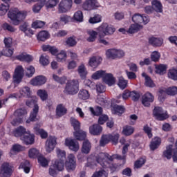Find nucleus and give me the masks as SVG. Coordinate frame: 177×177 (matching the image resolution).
I'll list each match as a JSON object with an SVG mask.
<instances>
[{"mask_svg": "<svg viewBox=\"0 0 177 177\" xmlns=\"http://www.w3.org/2000/svg\"><path fill=\"white\" fill-rule=\"evenodd\" d=\"M114 161V160H122L123 164L127 162V156L126 155H119L113 154L110 156L108 153H100L95 158V161L88 162L86 165L93 169L96 167L97 164H100L102 168H107L109 167V162L107 161Z\"/></svg>", "mask_w": 177, "mask_h": 177, "instance_id": "obj_1", "label": "nucleus"}, {"mask_svg": "<svg viewBox=\"0 0 177 177\" xmlns=\"http://www.w3.org/2000/svg\"><path fill=\"white\" fill-rule=\"evenodd\" d=\"M58 160H55L53 168L50 167L49 174L51 176H55L56 171H63L64 169V162H66V151L57 149Z\"/></svg>", "mask_w": 177, "mask_h": 177, "instance_id": "obj_2", "label": "nucleus"}, {"mask_svg": "<svg viewBox=\"0 0 177 177\" xmlns=\"http://www.w3.org/2000/svg\"><path fill=\"white\" fill-rule=\"evenodd\" d=\"M8 17L10 19L14 26H19L27 17V12L20 11L17 8H13L9 10Z\"/></svg>", "mask_w": 177, "mask_h": 177, "instance_id": "obj_3", "label": "nucleus"}, {"mask_svg": "<svg viewBox=\"0 0 177 177\" xmlns=\"http://www.w3.org/2000/svg\"><path fill=\"white\" fill-rule=\"evenodd\" d=\"M78 91H80V82L78 80H72L67 82L64 92L66 95H76Z\"/></svg>", "mask_w": 177, "mask_h": 177, "instance_id": "obj_4", "label": "nucleus"}, {"mask_svg": "<svg viewBox=\"0 0 177 177\" xmlns=\"http://www.w3.org/2000/svg\"><path fill=\"white\" fill-rule=\"evenodd\" d=\"M26 114L27 109L26 108H20L17 109L14 113V115L17 118L13 119V120L11 122L12 125H13V127H17L19 124H22L23 117L26 115Z\"/></svg>", "mask_w": 177, "mask_h": 177, "instance_id": "obj_5", "label": "nucleus"}, {"mask_svg": "<svg viewBox=\"0 0 177 177\" xmlns=\"http://www.w3.org/2000/svg\"><path fill=\"white\" fill-rule=\"evenodd\" d=\"M153 115L158 121H165L169 118L168 113L164 111L162 107L155 106L153 110Z\"/></svg>", "mask_w": 177, "mask_h": 177, "instance_id": "obj_6", "label": "nucleus"}, {"mask_svg": "<svg viewBox=\"0 0 177 177\" xmlns=\"http://www.w3.org/2000/svg\"><path fill=\"white\" fill-rule=\"evenodd\" d=\"M98 34L102 35H113L115 32V28L113 25H109L107 23L102 24L97 28Z\"/></svg>", "mask_w": 177, "mask_h": 177, "instance_id": "obj_7", "label": "nucleus"}, {"mask_svg": "<svg viewBox=\"0 0 177 177\" xmlns=\"http://www.w3.org/2000/svg\"><path fill=\"white\" fill-rule=\"evenodd\" d=\"M106 57L108 59H121L125 56V52L122 50H117V49H109L106 53Z\"/></svg>", "mask_w": 177, "mask_h": 177, "instance_id": "obj_8", "label": "nucleus"}, {"mask_svg": "<svg viewBox=\"0 0 177 177\" xmlns=\"http://www.w3.org/2000/svg\"><path fill=\"white\" fill-rule=\"evenodd\" d=\"M73 8V0H62L59 4V13H67Z\"/></svg>", "mask_w": 177, "mask_h": 177, "instance_id": "obj_9", "label": "nucleus"}, {"mask_svg": "<svg viewBox=\"0 0 177 177\" xmlns=\"http://www.w3.org/2000/svg\"><path fill=\"white\" fill-rule=\"evenodd\" d=\"M65 166L68 172L75 171L77 167V161L75 160V156L74 154L71 153L68 156V159L65 162Z\"/></svg>", "mask_w": 177, "mask_h": 177, "instance_id": "obj_10", "label": "nucleus"}, {"mask_svg": "<svg viewBox=\"0 0 177 177\" xmlns=\"http://www.w3.org/2000/svg\"><path fill=\"white\" fill-rule=\"evenodd\" d=\"M24 77V68L21 66H17L15 68L13 80L15 84H20L23 81V77Z\"/></svg>", "mask_w": 177, "mask_h": 177, "instance_id": "obj_11", "label": "nucleus"}, {"mask_svg": "<svg viewBox=\"0 0 177 177\" xmlns=\"http://www.w3.org/2000/svg\"><path fill=\"white\" fill-rule=\"evenodd\" d=\"M13 174V169L8 162H4L0 167V176L1 177H11Z\"/></svg>", "mask_w": 177, "mask_h": 177, "instance_id": "obj_12", "label": "nucleus"}, {"mask_svg": "<svg viewBox=\"0 0 177 177\" xmlns=\"http://www.w3.org/2000/svg\"><path fill=\"white\" fill-rule=\"evenodd\" d=\"M100 4L97 0H86L82 4V9L84 10H93L99 8Z\"/></svg>", "mask_w": 177, "mask_h": 177, "instance_id": "obj_13", "label": "nucleus"}, {"mask_svg": "<svg viewBox=\"0 0 177 177\" xmlns=\"http://www.w3.org/2000/svg\"><path fill=\"white\" fill-rule=\"evenodd\" d=\"M56 145H57L56 137L50 136L46 142V151L47 153L53 151L55 147H56Z\"/></svg>", "mask_w": 177, "mask_h": 177, "instance_id": "obj_14", "label": "nucleus"}, {"mask_svg": "<svg viewBox=\"0 0 177 177\" xmlns=\"http://www.w3.org/2000/svg\"><path fill=\"white\" fill-rule=\"evenodd\" d=\"M153 102H154V95L151 93L147 92L142 95V103L145 107H150Z\"/></svg>", "mask_w": 177, "mask_h": 177, "instance_id": "obj_15", "label": "nucleus"}, {"mask_svg": "<svg viewBox=\"0 0 177 177\" xmlns=\"http://www.w3.org/2000/svg\"><path fill=\"white\" fill-rule=\"evenodd\" d=\"M65 145L72 151L77 152L80 150V143L74 139L66 138L65 140Z\"/></svg>", "mask_w": 177, "mask_h": 177, "instance_id": "obj_16", "label": "nucleus"}, {"mask_svg": "<svg viewBox=\"0 0 177 177\" xmlns=\"http://www.w3.org/2000/svg\"><path fill=\"white\" fill-rule=\"evenodd\" d=\"M21 140H22L26 146H28V145H34V143H35V136L30 133V131H28L21 138Z\"/></svg>", "mask_w": 177, "mask_h": 177, "instance_id": "obj_17", "label": "nucleus"}, {"mask_svg": "<svg viewBox=\"0 0 177 177\" xmlns=\"http://www.w3.org/2000/svg\"><path fill=\"white\" fill-rule=\"evenodd\" d=\"M39 111V106L38 105H35L32 111L30 112L29 118L26 120V124H30L31 122L38 121L37 115Z\"/></svg>", "mask_w": 177, "mask_h": 177, "instance_id": "obj_18", "label": "nucleus"}, {"mask_svg": "<svg viewBox=\"0 0 177 177\" xmlns=\"http://www.w3.org/2000/svg\"><path fill=\"white\" fill-rule=\"evenodd\" d=\"M46 83V77L43 75L37 76L35 77V78L32 79L30 81L31 85H34L35 86L44 85Z\"/></svg>", "mask_w": 177, "mask_h": 177, "instance_id": "obj_19", "label": "nucleus"}, {"mask_svg": "<svg viewBox=\"0 0 177 177\" xmlns=\"http://www.w3.org/2000/svg\"><path fill=\"white\" fill-rule=\"evenodd\" d=\"M103 131V127L100 124H95L89 127V132L91 135H93L94 136H99L102 131Z\"/></svg>", "mask_w": 177, "mask_h": 177, "instance_id": "obj_20", "label": "nucleus"}, {"mask_svg": "<svg viewBox=\"0 0 177 177\" xmlns=\"http://www.w3.org/2000/svg\"><path fill=\"white\" fill-rule=\"evenodd\" d=\"M148 42L149 45H151V46L158 48L162 45L164 40L161 38L151 37L148 39Z\"/></svg>", "mask_w": 177, "mask_h": 177, "instance_id": "obj_21", "label": "nucleus"}, {"mask_svg": "<svg viewBox=\"0 0 177 177\" xmlns=\"http://www.w3.org/2000/svg\"><path fill=\"white\" fill-rule=\"evenodd\" d=\"M161 146V138L160 137H154L149 145L150 149L152 151H154V150H157L158 147Z\"/></svg>", "mask_w": 177, "mask_h": 177, "instance_id": "obj_22", "label": "nucleus"}, {"mask_svg": "<svg viewBox=\"0 0 177 177\" xmlns=\"http://www.w3.org/2000/svg\"><path fill=\"white\" fill-rule=\"evenodd\" d=\"M103 59L100 57H92L88 61V65L92 68H96L101 63Z\"/></svg>", "mask_w": 177, "mask_h": 177, "instance_id": "obj_23", "label": "nucleus"}, {"mask_svg": "<svg viewBox=\"0 0 177 177\" xmlns=\"http://www.w3.org/2000/svg\"><path fill=\"white\" fill-rule=\"evenodd\" d=\"M102 80L109 86H111L115 84V78H114V76L111 73H105Z\"/></svg>", "mask_w": 177, "mask_h": 177, "instance_id": "obj_24", "label": "nucleus"}, {"mask_svg": "<svg viewBox=\"0 0 177 177\" xmlns=\"http://www.w3.org/2000/svg\"><path fill=\"white\" fill-rule=\"evenodd\" d=\"M111 109L113 114H118V115H121L125 113V107L121 105L117 104H111Z\"/></svg>", "mask_w": 177, "mask_h": 177, "instance_id": "obj_25", "label": "nucleus"}, {"mask_svg": "<svg viewBox=\"0 0 177 177\" xmlns=\"http://www.w3.org/2000/svg\"><path fill=\"white\" fill-rule=\"evenodd\" d=\"M91 149L92 145L91 144V142H89L88 140L83 141L81 148V151L83 154H89V153H91Z\"/></svg>", "mask_w": 177, "mask_h": 177, "instance_id": "obj_26", "label": "nucleus"}, {"mask_svg": "<svg viewBox=\"0 0 177 177\" xmlns=\"http://www.w3.org/2000/svg\"><path fill=\"white\" fill-rule=\"evenodd\" d=\"M27 133L26 128L23 126H19L13 131V135L15 138H23Z\"/></svg>", "mask_w": 177, "mask_h": 177, "instance_id": "obj_27", "label": "nucleus"}, {"mask_svg": "<svg viewBox=\"0 0 177 177\" xmlns=\"http://www.w3.org/2000/svg\"><path fill=\"white\" fill-rule=\"evenodd\" d=\"M3 2H4L5 4L2 3L0 6V16H5L6 13H8V10H9V3L10 2V0H1Z\"/></svg>", "mask_w": 177, "mask_h": 177, "instance_id": "obj_28", "label": "nucleus"}, {"mask_svg": "<svg viewBox=\"0 0 177 177\" xmlns=\"http://www.w3.org/2000/svg\"><path fill=\"white\" fill-rule=\"evenodd\" d=\"M89 111L93 117H100L103 114V108L102 106H96L95 109L92 106L89 107Z\"/></svg>", "mask_w": 177, "mask_h": 177, "instance_id": "obj_29", "label": "nucleus"}, {"mask_svg": "<svg viewBox=\"0 0 177 177\" xmlns=\"http://www.w3.org/2000/svg\"><path fill=\"white\" fill-rule=\"evenodd\" d=\"M55 113L57 117H63L67 113V108H65L63 104H59L57 106Z\"/></svg>", "mask_w": 177, "mask_h": 177, "instance_id": "obj_30", "label": "nucleus"}, {"mask_svg": "<svg viewBox=\"0 0 177 177\" xmlns=\"http://www.w3.org/2000/svg\"><path fill=\"white\" fill-rule=\"evenodd\" d=\"M152 8L155 12L157 13H162V4L161 1L158 0H153L151 1Z\"/></svg>", "mask_w": 177, "mask_h": 177, "instance_id": "obj_31", "label": "nucleus"}, {"mask_svg": "<svg viewBox=\"0 0 177 177\" xmlns=\"http://www.w3.org/2000/svg\"><path fill=\"white\" fill-rule=\"evenodd\" d=\"M142 77L145 78V86H148V88H155L156 84H154V82L153 81V80H151V77H150V76L147 75L146 73H142Z\"/></svg>", "mask_w": 177, "mask_h": 177, "instance_id": "obj_32", "label": "nucleus"}, {"mask_svg": "<svg viewBox=\"0 0 177 177\" xmlns=\"http://www.w3.org/2000/svg\"><path fill=\"white\" fill-rule=\"evenodd\" d=\"M142 28H143V26L140 25L139 24L135 23L130 26L128 32L129 34H135V32H138L140 31Z\"/></svg>", "mask_w": 177, "mask_h": 177, "instance_id": "obj_33", "label": "nucleus"}, {"mask_svg": "<svg viewBox=\"0 0 177 177\" xmlns=\"http://www.w3.org/2000/svg\"><path fill=\"white\" fill-rule=\"evenodd\" d=\"M73 135L77 140H86V132L82 130H78L77 131H75Z\"/></svg>", "mask_w": 177, "mask_h": 177, "instance_id": "obj_34", "label": "nucleus"}, {"mask_svg": "<svg viewBox=\"0 0 177 177\" xmlns=\"http://www.w3.org/2000/svg\"><path fill=\"white\" fill-rule=\"evenodd\" d=\"M19 168L24 169L25 174H30V171L31 170V163H30V161L28 160H24L21 162Z\"/></svg>", "mask_w": 177, "mask_h": 177, "instance_id": "obj_35", "label": "nucleus"}, {"mask_svg": "<svg viewBox=\"0 0 177 177\" xmlns=\"http://www.w3.org/2000/svg\"><path fill=\"white\" fill-rule=\"evenodd\" d=\"M17 60L20 62H26V63H30L32 62V56L28 55V54H21L16 57Z\"/></svg>", "mask_w": 177, "mask_h": 177, "instance_id": "obj_36", "label": "nucleus"}, {"mask_svg": "<svg viewBox=\"0 0 177 177\" xmlns=\"http://www.w3.org/2000/svg\"><path fill=\"white\" fill-rule=\"evenodd\" d=\"M172 145H169L166 147V150L163 151L162 157L167 158V160H171L172 158Z\"/></svg>", "mask_w": 177, "mask_h": 177, "instance_id": "obj_37", "label": "nucleus"}, {"mask_svg": "<svg viewBox=\"0 0 177 177\" xmlns=\"http://www.w3.org/2000/svg\"><path fill=\"white\" fill-rule=\"evenodd\" d=\"M46 2V0H40L37 3L35 4L32 8L34 13L39 12V10H41V9L45 6Z\"/></svg>", "mask_w": 177, "mask_h": 177, "instance_id": "obj_38", "label": "nucleus"}, {"mask_svg": "<svg viewBox=\"0 0 177 177\" xmlns=\"http://www.w3.org/2000/svg\"><path fill=\"white\" fill-rule=\"evenodd\" d=\"M35 132H36L37 135H39L41 139H47L48 138V132L45 131L43 129H40L38 126L34 127Z\"/></svg>", "mask_w": 177, "mask_h": 177, "instance_id": "obj_39", "label": "nucleus"}, {"mask_svg": "<svg viewBox=\"0 0 177 177\" xmlns=\"http://www.w3.org/2000/svg\"><path fill=\"white\" fill-rule=\"evenodd\" d=\"M90 97L89 91L85 89L80 90L78 93V97L81 99V100H88Z\"/></svg>", "mask_w": 177, "mask_h": 177, "instance_id": "obj_40", "label": "nucleus"}, {"mask_svg": "<svg viewBox=\"0 0 177 177\" xmlns=\"http://www.w3.org/2000/svg\"><path fill=\"white\" fill-rule=\"evenodd\" d=\"M77 71L82 80H85V78H86L88 71H86V68H85V65L82 64L79 66Z\"/></svg>", "mask_w": 177, "mask_h": 177, "instance_id": "obj_41", "label": "nucleus"}, {"mask_svg": "<svg viewBox=\"0 0 177 177\" xmlns=\"http://www.w3.org/2000/svg\"><path fill=\"white\" fill-rule=\"evenodd\" d=\"M135 132V129L129 125H126L123 127L122 133L124 136H131Z\"/></svg>", "mask_w": 177, "mask_h": 177, "instance_id": "obj_42", "label": "nucleus"}, {"mask_svg": "<svg viewBox=\"0 0 177 177\" xmlns=\"http://www.w3.org/2000/svg\"><path fill=\"white\" fill-rule=\"evenodd\" d=\"M71 123L72 127H73L75 132L81 130V123L80 122V121H78V120L74 118H71Z\"/></svg>", "mask_w": 177, "mask_h": 177, "instance_id": "obj_43", "label": "nucleus"}, {"mask_svg": "<svg viewBox=\"0 0 177 177\" xmlns=\"http://www.w3.org/2000/svg\"><path fill=\"white\" fill-rule=\"evenodd\" d=\"M49 38V32L46 30L40 31L37 35L38 41H45Z\"/></svg>", "mask_w": 177, "mask_h": 177, "instance_id": "obj_44", "label": "nucleus"}, {"mask_svg": "<svg viewBox=\"0 0 177 177\" xmlns=\"http://www.w3.org/2000/svg\"><path fill=\"white\" fill-rule=\"evenodd\" d=\"M168 77L173 81H177V68H171L167 73Z\"/></svg>", "mask_w": 177, "mask_h": 177, "instance_id": "obj_45", "label": "nucleus"}, {"mask_svg": "<svg viewBox=\"0 0 177 177\" xmlns=\"http://www.w3.org/2000/svg\"><path fill=\"white\" fill-rule=\"evenodd\" d=\"M88 35L89 37L87 39L88 42H95L96 41V38L97 37V35L99 34V32H96L95 30H90L87 32Z\"/></svg>", "mask_w": 177, "mask_h": 177, "instance_id": "obj_46", "label": "nucleus"}, {"mask_svg": "<svg viewBox=\"0 0 177 177\" xmlns=\"http://www.w3.org/2000/svg\"><path fill=\"white\" fill-rule=\"evenodd\" d=\"M167 65L165 64H159L158 66L156 67V74H160V75H162L165 74L167 71Z\"/></svg>", "mask_w": 177, "mask_h": 177, "instance_id": "obj_47", "label": "nucleus"}, {"mask_svg": "<svg viewBox=\"0 0 177 177\" xmlns=\"http://www.w3.org/2000/svg\"><path fill=\"white\" fill-rule=\"evenodd\" d=\"M28 156L30 158H38L39 157V151L36 148H31L28 151Z\"/></svg>", "mask_w": 177, "mask_h": 177, "instance_id": "obj_48", "label": "nucleus"}, {"mask_svg": "<svg viewBox=\"0 0 177 177\" xmlns=\"http://www.w3.org/2000/svg\"><path fill=\"white\" fill-rule=\"evenodd\" d=\"M37 94L43 102L48 100V92L46 90L39 89L37 91Z\"/></svg>", "mask_w": 177, "mask_h": 177, "instance_id": "obj_49", "label": "nucleus"}, {"mask_svg": "<svg viewBox=\"0 0 177 177\" xmlns=\"http://www.w3.org/2000/svg\"><path fill=\"white\" fill-rule=\"evenodd\" d=\"M166 93L169 96H176L177 95V86H173L166 89Z\"/></svg>", "mask_w": 177, "mask_h": 177, "instance_id": "obj_50", "label": "nucleus"}, {"mask_svg": "<svg viewBox=\"0 0 177 177\" xmlns=\"http://www.w3.org/2000/svg\"><path fill=\"white\" fill-rule=\"evenodd\" d=\"M73 17L76 21H79L80 23L84 21V13L81 10L75 12Z\"/></svg>", "mask_w": 177, "mask_h": 177, "instance_id": "obj_51", "label": "nucleus"}, {"mask_svg": "<svg viewBox=\"0 0 177 177\" xmlns=\"http://www.w3.org/2000/svg\"><path fill=\"white\" fill-rule=\"evenodd\" d=\"M106 71H97L92 75L93 80H100V78H104Z\"/></svg>", "mask_w": 177, "mask_h": 177, "instance_id": "obj_52", "label": "nucleus"}, {"mask_svg": "<svg viewBox=\"0 0 177 177\" xmlns=\"http://www.w3.org/2000/svg\"><path fill=\"white\" fill-rule=\"evenodd\" d=\"M19 93L21 95V96H28V97L31 96V89L28 86L23 87L19 91Z\"/></svg>", "mask_w": 177, "mask_h": 177, "instance_id": "obj_53", "label": "nucleus"}, {"mask_svg": "<svg viewBox=\"0 0 177 177\" xmlns=\"http://www.w3.org/2000/svg\"><path fill=\"white\" fill-rule=\"evenodd\" d=\"M37 160H38L39 164H40V165L41 167H43L44 168H45V167H48V165H49V162H48V160L46 159V158L42 156H38Z\"/></svg>", "mask_w": 177, "mask_h": 177, "instance_id": "obj_54", "label": "nucleus"}, {"mask_svg": "<svg viewBox=\"0 0 177 177\" xmlns=\"http://www.w3.org/2000/svg\"><path fill=\"white\" fill-rule=\"evenodd\" d=\"M109 142H112L113 145H118V139H120V134H109L108 135Z\"/></svg>", "mask_w": 177, "mask_h": 177, "instance_id": "obj_55", "label": "nucleus"}, {"mask_svg": "<svg viewBox=\"0 0 177 177\" xmlns=\"http://www.w3.org/2000/svg\"><path fill=\"white\" fill-rule=\"evenodd\" d=\"M118 85L120 89H125L127 88V85H128V80L124 79V77H119Z\"/></svg>", "mask_w": 177, "mask_h": 177, "instance_id": "obj_56", "label": "nucleus"}, {"mask_svg": "<svg viewBox=\"0 0 177 177\" xmlns=\"http://www.w3.org/2000/svg\"><path fill=\"white\" fill-rule=\"evenodd\" d=\"M145 164H146V159L140 158L134 162V167L137 169L142 168Z\"/></svg>", "mask_w": 177, "mask_h": 177, "instance_id": "obj_57", "label": "nucleus"}, {"mask_svg": "<svg viewBox=\"0 0 177 177\" xmlns=\"http://www.w3.org/2000/svg\"><path fill=\"white\" fill-rule=\"evenodd\" d=\"M143 131L145 133H146L149 139H151L153 138V133L151 132L153 129L149 127V124H146L143 127Z\"/></svg>", "mask_w": 177, "mask_h": 177, "instance_id": "obj_58", "label": "nucleus"}, {"mask_svg": "<svg viewBox=\"0 0 177 177\" xmlns=\"http://www.w3.org/2000/svg\"><path fill=\"white\" fill-rule=\"evenodd\" d=\"M130 97L133 102H138L140 99V93L136 91H133L131 93Z\"/></svg>", "mask_w": 177, "mask_h": 177, "instance_id": "obj_59", "label": "nucleus"}, {"mask_svg": "<svg viewBox=\"0 0 177 177\" xmlns=\"http://www.w3.org/2000/svg\"><path fill=\"white\" fill-rule=\"evenodd\" d=\"M160 57H161V54H160L158 51H153L151 54V60H152V62H155V63H157V62L160 60Z\"/></svg>", "mask_w": 177, "mask_h": 177, "instance_id": "obj_60", "label": "nucleus"}, {"mask_svg": "<svg viewBox=\"0 0 177 177\" xmlns=\"http://www.w3.org/2000/svg\"><path fill=\"white\" fill-rule=\"evenodd\" d=\"M142 15L139 13H136L132 17V21L136 24H142Z\"/></svg>", "mask_w": 177, "mask_h": 177, "instance_id": "obj_61", "label": "nucleus"}, {"mask_svg": "<svg viewBox=\"0 0 177 177\" xmlns=\"http://www.w3.org/2000/svg\"><path fill=\"white\" fill-rule=\"evenodd\" d=\"M167 97V90L164 91L163 89H160L158 95V99L160 102H164Z\"/></svg>", "mask_w": 177, "mask_h": 177, "instance_id": "obj_62", "label": "nucleus"}, {"mask_svg": "<svg viewBox=\"0 0 177 177\" xmlns=\"http://www.w3.org/2000/svg\"><path fill=\"white\" fill-rule=\"evenodd\" d=\"M110 142V138H109V135L102 136L100 141V146L104 147L105 145H107Z\"/></svg>", "mask_w": 177, "mask_h": 177, "instance_id": "obj_63", "label": "nucleus"}, {"mask_svg": "<svg viewBox=\"0 0 177 177\" xmlns=\"http://www.w3.org/2000/svg\"><path fill=\"white\" fill-rule=\"evenodd\" d=\"M45 26V22L42 21H35L32 24V28H42Z\"/></svg>", "mask_w": 177, "mask_h": 177, "instance_id": "obj_64", "label": "nucleus"}]
</instances>
